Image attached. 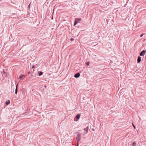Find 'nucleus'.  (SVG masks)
<instances>
[{
	"label": "nucleus",
	"mask_w": 146,
	"mask_h": 146,
	"mask_svg": "<svg viewBox=\"0 0 146 146\" xmlns=\"http://www.w3.org/2000/svg\"><path fill=\"white\" fill-rule=\"evenodd\" d=\"M81 133H78L77 135V137H76V140L77 142V143L78 144L79 142L80 141L81 139L80 136L81 135Z\"/></svg>",
	"instance_id": "obj_1"
},
{
	"label": "nucleus",
	"mask_w": 146,
	"mask_h": 146,
	"mask_svg": "<svg viewBox=\"0 0 146 146\" xmlns=\"http://www.w3.org/2000/svg\"><path fill=\"white\" fill-rule=\"evenodd\" d=\"M82 20L81 18H75V21L74 22V25L75 26L77 23H79V21Z\"/></svg>",
	"instance_id": "obj_2"
},
{
	"label": "nucleus",
	"mask_w": 146,
	"mask_h": 146,
	"mask_svg": "<svg viewBox=\"0 0 146 146\" xmlns=\"http://www.w3.org/2000/svg\"><path fill=\"white\" fill-rule=\"evenodd\" d=\"M88 127H87L86 128H84V134H86L88 132Z\"/></svg>",
	"instance_id": "obj_3"
},
{
	"label": "nucleus",
	"mask_w": 146,
	"mask_h": 146,
	"mask_svg": "<svg viewBox=\"0 0 146 146\" xmlns=\"http://www.w3.org/2000/svg\"><path fill=\"white\" fill-rule=\"evenodd\" d=\"M146 51L145 50H143L140 53V56H143L145 54Z\"/></svg>",
	"instance_id": "obj_4"
},
{
	"label": "nucleus",
	"mask_w": 146,
	"mask_h": 146,
	"mask_svg": "<svg viewBox=\"0 0 146 146\" xmlns=\"http://www.w3.org/2000/svg\"><path fill=\"white\" fill-rule=\"evenodd\" d=\"M80 74L79 73H77L74 75V76L75 78H78L80 76Z\"/></svg>",
	"instance_id": "obj_5"
},
{
	"label": "nucleus",
	"mask_w": 146,
	"mask_h": 146,
	"mask_svg": "<svg viewBox=\"0 0 146 146\" xmlns=\"http://www.w3.org/2000/svg\"><path fill=\"white\" fill-rule=\"evenodd\" d=\"M141 61V57L140 56H138L137 59V62L138 63H139Z\"/></svg>",
	"instance_id": "obj_6"
},
{
	"label": "nucleus",
	"mask_w": 146,
	"mask_h": 146,
	"mask_svg": "<svg viewBox=\"0 0 146 146\" xmlns=\"http://www.w3.org/2000/svg\"><path fill=\"white\" fill-rule=\"evenodd\" d=\"M25 76L23 75H21L19 77V79H21V78L25 77Z\"/></svg>",
	"instance_id": "obj_7"
},
{
	"label": "nucleus",
	"mask_w": 146,
	"mask_h": 146,
	"mask_svg": "<svg viewBox=\"0 0 146 146\" xmlns=\"http://www.w3.org/2000/svg\"><path fill=\"white\" fill-rule=\"evenodd\" d=\"M80 114H78L76 115V117L78 119L80 118Z\"/></svg>",
	"instance_id": "obj_8"
},
{
	"label": "nucleus",
	"mask_w": 146,
	"mask_h": 146,
	"mask_svg": "<svg viewBox=\"0 0 146 146\" xmlns=\"http://www.w3.org/2000/svg\"><path fill=\"white\" fill-rule=\"evenodd\" d=\"M17 85L16 86V88L15 90V94H17Z\"/></svg>",
	"instance_id": "obj_9"
},
{
	"label": "nucleus",
	"mask_w": 146,
	"mask_h": 146,
	"mask_svg": "<svg viewBox=\"0 0 146 146\" xmlns=\"http://www.w3.org/2000/svg\"><path fill=\"white\" fill-rule=\"evenodd\" d=\"M38 75L39 76H40L42 74V72H39L38 73Z\"/></svg>",
	"instance_id": "obj_10"
},
{
	"label": "nucleus",
	"mask_w": 146,
	"mask_h": 146,
	"mask_svg": "<svg viewBox=\"0 0 146 146\" xmlns=\"http://www.w3.org/2000/svg\"><path fill=\"white\" fill-rule=\"evenodd\" d=\"M10 101L9 100L5 102V104L7 105H8V104H9L10 103Z\"/></svg>",
	"instance_id": "obj_11"
},
{
	"label": "nucleus",
	"mask_w": 146,
	"mask_h": 146,
	"mask_svg": "<svg viewBox=\"0 0 146 146\" xmlns=\"http://www.w3.org/2000/svg\"><path fill=\"white\" fill-rule=\"evenodd\" d=\"M136 145V143L135 142H134L133 143V146H135Z\"/></svg>",
	"instance_id": "obj_12"
},
{
	"label": "nucleus",
	"mask_w": 146,
	"mask_h": 146,
	"mask_svg": "<svg viewBox=\"0 0 146 146\" xmlns=\"http://www.w3.org/2000/svg\"><path fill=\"white\" fill-rule=\"evenodd\" d=\"M89 64H90L89 62H87L86 64L88 66L89 65Z\"/></svg>",
	"instance_id": "obj_13"
},
{
	"label": "nucleus",
	"mask_w": 146,
	"mask_h": 146,
	"mask_svg": "<svg viewBox=\"0 0 146 146\" xmlns=\"http://www.w3.org/2000/svg\"><path fill=\"white\" fill-rule=\"evenodd\" d=\"M133 126V127L134 129L135 128V126L133 124V123H132Z\"/></svg>",
	"instance_id": "obj_14"
},
{
	"label": "nucleus",
	"mask_w": 146,
	"mask_h": 146,
	"mask_svg": "<svg viewBox=\"0 0 146 146\" xmlns=\"http://www.w3.org/2000/svg\"><path fill=\"white\" fill-rule=\"evenodd\" d=\"M30 4H31V3H30L29 5H28V8L29 9L30 8Z\"/></svg>",
	"instance_id": "obj_15"
},
{
	"label": "nucleus",
	"mask_w": 146,
	"mask_h": 146,
	"mask_svg": "<svg viewBox=\"0 0 146 146\" xmlns=\"http://www.w3.org/2000/svg\"><path fill=\"white\" fill-rule=\"evenodd\" d=\"M144 34H142V35H141V36H140V37H142L143 36V35H144Z\"/></svg>",
	"instance_id": "obj_16"
},
{
	"label": "nucleus",
	"mask_w": 146,
	"mask_h": 146,
	"mask_svg": "<svg viewBox=\"0 0 146 146\" xmlns=\"http://www.w3.org/2000/svg\"><path fill=\"white\" fill-rule=\"evenodd\" d=\"M77 146H78V144L77 143Z\"/></svg>",
	"instance_id": "obj_17"
},
{
	"label": "nucleus",
	"mask_w": 146,
	"mask_h": 146,
	"mask_svg": "<svg viewBox=\"0 0 146 146\" xmlns=\"http://www.w3.org/2000/svg\"><path fill=\"white\" fill-rule=\"evenodd\" d=\"M71 40H72V39H73L71 38Z\"/></svg>",
	"instance_id": "obj_18"
},
{
	"label": "nucleus",
	"mask_w": 146,
	"mask_h": 146,
	"mask_svg": "<svg viewBox=\"0 0 146 146\" xmlns=\"http://www.w3.org/2000/svg\"><path fill=\"white\" fill-rule=\"evenodd\" d=\"M71 40H72V39H73L71 38Z\"/></svg>",
	"instance_id": "obj_19"
},
{
	"label": "nucleus",
	"mask_w": 146,
	"mask_h": 146,
	"mask_svg": "<svg viewBox=\"0 0 146 146\" xmlns=\"http://www.w3.org/2000/svg\"><path fill=\"white\" fill-rule=\"evenodd\" d=\"M3 72H4V73H5V72H4V71H3Z\"/></svg>",
	"instance_id": "obj_20"
}]
</instances>
